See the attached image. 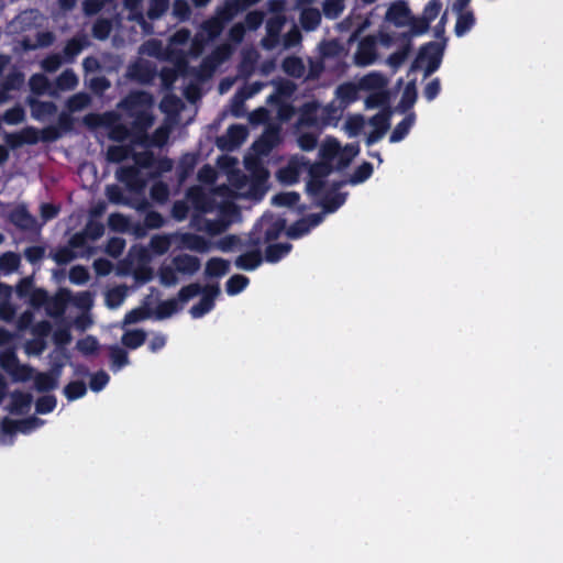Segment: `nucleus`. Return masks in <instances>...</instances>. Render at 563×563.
Segmentation results:
<instances>
[{"mask_svg":"<svg viewBox=\"0 0 563 563\" xmlns=\"http://www.w3.org/2000/svg\"><path fill=\"white\" fill-rule=\"evenodd\" d=\"M385 19L395 26L410 27V32L412 34H420L428 30V23L422 20L415 19L405 1L391 3L387 9Z\"/></svg>","mask_w":563,"mask_h":563,"instance_id":"1","label":"nucleus"},{"mask_svg":"<svg viewBox=\"0 0 563 563\" xmlns=\"http://www.w3.org/2000/svg\"><path fill=\"white\" fill-rule=\"evenodd\" d=\"M1 366L12 375L16 382H26L31 379L33 369L29 365L20 364L13 352L5 353L0 357Z\"/></svg>","mask_w":563,"mask_h":563,"instance_id":"2","label":"nucleus"},{"mask_svg":"<svg viewBox=\"0 0 563 563\" xmlns=\"http://www.w3.org/2000/svg\"><path fill=\"white\" fill-rule=\"evenodd\" d=\"M216 73H125V77L129 79H137L143 82H147L156 77L162 78L164 82H173L179 77L186 78L194 75L200 79H208Z\"/></svg>","mask_w":563,"mask_h":563,"instance_id":"3","label":"nucleus"},{"mask_svg":"<svg viewBox=\"0 0 563 563\" xmlns=\"http://www.w3.org/2000/svg\"><path fill=\"white\" fill-rule=\"evenodd\" d=\"M442 48L439 44L427 45L415 62L417 70H434L440 66Z\"/></svg>","mask_w":563,"mask_h":563,"instance_id":"4","label":"nucleus"},{"mask_svg":"<svg viewBox=\"0 0 563 563\" xmlns=\"http://www.w3.org/2000/svg\"><path fill=\"white\" fill-rule=\"evenodd\" d=\"M222 29L223 26L221 22L217 19L207 22L195 38L191 45V53L194 55H198L202 52L203 44L217 37L221 33Z\"/></svg>","mask_w":563,"mask_h":563,"instance_id":"5","label":"nucleus"},{"mask_svg":"<svg viewBox=\"0 0 563 563\" xmlns=\"http://www.w3.org/2000/svg\"><path fill=\"white\" fill-rule=\"evenodd\" d=\"M297 126L320 128V104L317 101L305 102L299 108Z\"/></svg>","mask_w":563,"mask_h":563,"instance_id":"6","label":"nucleus"},{"mask_svg":"<svg viewBox=\"0 0 563 563\" xmlns=\"http://www.w3.org/2000/svg\"><path fill=\"white\" fill-rule=\"evenodd\" d=\"M280 142V133L277 126H268L261 137L254 142L253 148L261 155L269 154Z\"/></svg>","mask_w":563,"mask_h":563,"instance_id":"7","label":"nucleus"},{"mask_svg":"<svg viewBox=\"0 0 563 563\" xmlns=\"http://www.w3.org/2000/svg\"><path fill=\"white\" fill-rule=\"evenodd\" d=\"M131 114L134 117L131 128L133 134L139 141L142 139L147 140L148 135L146 132L154 123L153 114L147 110H137Z\"/></svg>","mask_w":563,"mask_h":563,"instance_id":"8","label":"nucleus"},{"mask_svg":"<svg viewBox=\"0 0 563 563\" xmlns=\"http://www.w3.org/2000/svg\"><path fill=\"white\" fill-rule=\"evenodd\" d=\"M198 162V153L187 152L180 156L176 167V176L179 184H184L194 174Z\"/></svg>","mask_w":563,"mask_h":563,"instance_id":"9","label":"nucleus"},{"mask_svg":"<svg viewBox=\"0 0 563 563\" xmlns=\"http://www.w3.org/2000/svg\"><path fill=\"white\" fill-rule=\"evenodd\" d=\"M418 99L417 84L416 79H411L405 86L400 100L396 106L395 110L398 113H409L412 112V108L416 104Z\"/></svg>","mask_w":563,"mask_h":563,"instance_id":"10","label":"nucleus"},{"mask_svg":"<svg viewBox=\"0 0 563 563\" xmlns=\"http://www.w3.org/2000/svg\"><path fill=\"white\" fill-rule=\"evenodd\" d=\"M173 265L175 266V269L185 275H194L200 269L201 262L197 256L181 253L173 258Z\"/></svg>","mask_w":563,"mask_h":563,"instance_id":"11","label":"nucleus"},{"mask_svg":"<svg viewBox=\"0 0 563 563\" xmlns=\"http://www.w3.org/2000/svg\"><path fill=\"white\" fill-rule=\"evenodd\" d=\"M11 223L23 231H31L36 225V219L24 206L16 207L9 217Z\"/></svg>","mask_w":563,"mask_h":563,"instance_id":"12","label":"nucleus"},{"mask_svg":"<svg viewBox=\"0 0 563 563\" xmlns=\"http://www.w3.org/2000/svg\"><path fill=\"white\" fill-rule=\"evenodd\" d=\"M33 397L29 393L14 390L11 394V401L8 406V410L12 415H24L26 413L32 405Z\"/></svg>","mask_w":563,"mask_h":563,"instance_id":"13","label":"nucleus"},{"mask_svg":"<svg viewBox=\"0 0 563 563\" xmlns=\"http://www.w3.org/2000/svg\"><path fill=\"white\" fill-rule=\"evenodd\" d=\"M388 84L389 78L384 76L383 73H367L358 81L361 89L364 91L386 89Z\"/></svg>","mask_w":563,"mask_h":563,"instance_id":"14","label":"nucleus"},{"mask_svg":"<svg viewBox=\"0 0 563 563\" xmlns=\"http://www.w3.org/2000/svg\"><path fill=\"white\" fill-rule=\"evenodd\" d=\"M362 90L358 82H344L335 89V96L340 100L341 106L345 109L358 99V91Z\"/></svg>","mask_w":563,"mask_h":563,"instance_id":"15","label":"nucleus"},{"mask_svg":"<svg viewBox=\"0 0 563 563\" xmlns=\"http://www.w3.org/2000/svg\"><path fill=\"white\" fill-rule=\"evenodd\" d=\"M27 103L31 108V114L35 120H42L57 112V106L53 101H42L35 98H29Z\"/></svg>","mask_w":563,"mask_h":563,"instance_id":"16","label":"nucleus"},{"mask_svg":"<svg viewBox=\"0 0 563 563\" xmlns=\"http://www.w3.org/2000/svg\"><path fill=\"white\" fill-rule=\"evenodd\" d=\"M342 186V183L334 184V190L329 191L324 195L321 206L327 213H333L335 212L344 202L346 199V194L343 192H336L340 187Z\"/></svg>","mask_w":563,"mask_h":563,"instance_id":"17","label":"nucleus"},{"mask_svg":"<svg viewBox=\"0 0 563 563\" xmlns=\"http://www.w3.org/2000/svg\"><path fill=\"white\" fill-rule=\"evenodd\" d=\"M117 178L130 189H136L143 186L140 172L135 166L120 167L117 172Z\"/></svg>","mask_w":563,"mask_h":563,"instance_id":"18","label":"nucleus"},{"mask_svg":"<svg viewBox=\"0 0 563 563\" xmlns=\"http://www.w3.org/2000/svg\"><path fill=\"white\" fill-rule=\"evenodd\" d=\"M375 59V43L372 38H365L358 45L355 53V60L358 67L369 65Z\"/></svg>","mask_w":563,"mask_h":563,"instance_id":"19","label":"nucleus"},{"mask_svg":"<svg viewBox=\"0 0 563 563\" xmlns=\"http://www.w3.org/2000/svg\"><path fill=\"white\" fill-rule=\"evenodd\" d=\"M405 114L406 117L399 123H397V125L391 131L389 136L390 143H398L402 141L409 134L411 128L413 126L416 122V113L409 112Z\"/></svg>","mask_w":563,"mask_h":563,"instance_id":"20","label":"nucleus"},{"mask_svg":"<svg viewBox=\"0 0 563 563\" xmlns=\"http://www.w3.org/2000/svg\"><path fill=\"white\" fill-rule=\"evenodd\" d=\"M368 96L365 99V107L367 109L382 108V110L390 109V91L388 88L368 91Z\"/></svg>","mask_w":563,"mask_h":563,"instance_id":"21","label":"nucleus"},{"mask_svg":"<svg viewBox=\"0 0 563 563\" xmlns=\"http://www.w3.org/2000/svg\"><path fill=\"white\" fill-rule=\"evenodd\" d=\"M344 108L336 107L334 103H329L325 107H320V128L328 125L336 126L338 122L342 118Z\"/></svg>","mask_w":563,"mask_h":563,"instance_id":"22","label":"nucleus"},{"mask_svg":"<svg viewBox=\"0 0 563 563\" xmlns=\"http://www.w3.org/2000/svg\"><path fill=\"white\" fill-rule=\"evenodd\" d=\"M263 262L262 253L258 249L241 254L235 260V266L243 271H254Z\"/></svg>","mask_w":563,"mask_h":563,"instance_id":"23","label":"nucleus"},{"mask_svg":"<svg viewBox=\"0 0 563 563\" xmlns=\"http://www.w3.org/2000/svg\"><path fill=\"white\" fill-rule=\"evenodd\" d=\"M230 269V263L229 261L221 258V257H211L205 268V275L206 277L212 278V277H222L225 274H228Z\"/></svg>","mask_w":563,"mask_h":563,"instance_id":"24","label":"nucleus"},{"mask_svg":"<svg viewBox=\"0 0 563 563\" xmlns=\"http://www.w3.org/2000/svg\"><path fill=\"white\" fill-rule=\"evenodd\" d=\"M78 84L76 73H60L49 90L51 96L57 95L58 91L73 90Z\"/></svg>","mask_w":563,"mask_h":563,"instance_id":"25","label":"nucleus"},{"mask_svg":"<svg viewBox=\"0 0 563 563\" xmlns=\"http://www.w3.org/2000/svg\"><path fill=\"white\" fill-rule=\"evenodd\" d=\"M292 249L290 243H271L265 249V261L277 263L285 257Z\"/></svg>","mask_w":563,"mask_h":563,"instance_id":"26","label":"nucleus"},{"mask_svg":"<svg viewBox=\"0 0 563 563\" xmlns=\"http://www.w3.org/2000/svg\"><path fill=\"white\" fill-rule=\"evenodd\" d=\"M184 244L185 246L198 253H206L211 247V242L202 235L188 233L184 235Z\"/></svg>","mask_w":563,"mask_h":563,"instance_id":"27","label":"nucleus"},{"mask_svg":"<svg viewBox=\"0 0 563 563\" xmlns=\"http://www.w3.org/2000/svg\"><path fill=\"white\" fill-rule=\"evenodd\" d=\"M45 74L46 73H34L30 78V89L36 96H42L44 93L49 95V90L53 89V84L48 80Z\"/></svg>","mask_w":563,"mask_h":563,"instance_id":"28","label":"nucleus"},{"mask_svg":"<svg viewBox=\"0 0 563 563\" xmlns=\"http://www.w3.org/2000/svg\"><path fill=\"white\" fill-rule=\"evenodd\" d=\"M146 341V332L142 329L128 330L121 338L122 344L131 350L142 346Z\"/></svg>","mask_w":563,"mask_h":563,"instance_id":"29","label":"nucleus"},{"mask_svg":"<svg viewBox=\"0 0 563 563\" xmlns=\"http://www.w3.org/2000/svg\"><path fill=\"white\" fill-rule=\"evenodd\" d=\"M287 221L285 218L272 219L264 231V242L277 240L283 232H286Z\"/></svg>","mask_w":563,"mask_h":563,"instance_id":"30","label":"nucleus"},{"mask_svg":"<svg viewBox=\"0 0 563 563\" xmlns=\"http://www.w3.org/2000/svg\"><path fill=\"white\" fill-rule=\"evenodd\" d=\"M360 146L357 143L346 144L344 147H341V152L339 153L335 168L338 170L346 168L353 158L358 154Z\"/></svg>","mask_w":563,"mask_h":563,"instance_id":"31","label":"nucleus"},{"mask_svg":"<svg viewBox=\"0 0 563 563\" xmlns=\"http://www.w3.org/2000/svg\"><path fill=\"white\" fill-rule=\"evenodd\" d=\"M109 355L111 360V369L114 372L120 371L129 364L128 352L118 345L110 346Z\"/></svg>","mask_w":563,"mask_h":563,"instance_id":"32","label":"nucleus"},{"mask_svg":"<svg viewBox=\"0 0 563 563\" xmlns=\"http://www.w3.org/2000/svg\"><path fill=\"white\" fill-rule=\"evenodd\" d=\"M169 137V131L165 126L157 128L151 136H148L147 140H140V143L146 147L148 146H156L162 147L164 146Z\"/></svg>","mask_w":563,"mask_h":563,"instance_id":"33","label":"nucleus"},{"mask_svg":"<svg viewBox=\"0 0 563 563\" xmlns=\"http://www.w3.org/2000/svg\"><path fill=\"white\" fill-rule=\"evenodd\" d=\"M181 307L178 303L177 299H167L164 301H161L156 307V318L159 320L167 319L172 317L174 313L179 311Z\"/></svg>","mask_w":563,"mask_h":563,"instance_id":"34","label":"nucleus"},{"mask_svg":"<svg viewBox=\"0 0 563 563\" xmlns=\"http://www.w3.org/2000/svg\"><path fill=\"white\" fill-rule=\"evenodd\" d=\"M87 393V386L82 380H71L64 387V395L69 401L84 397Z\"/></svg>","mask_w":563,"mask_h":563,"instance_id":"35","label":"nucleus"},{"mask_svg":"<svg viewBox=\"0 0 563 563\" xmlns=\"http://www.w3.org/2000/svg\"><path fill=\"white\" fill-rule=\"evenodd\" d=\"M249 283L250 279L246 276L235 274L227 280L225 290L228 295L234 296L243 291L249 285Z\"/></svg>","mask_w":563,"mask_h":563,"instance_id":"36","label":"nucleus"},{"mask_svg":"<svg viewBox=\"0 0 563 563\" xmlns=\"http://www.w3.org/2000/svg\"><path fill=\"white\" fill-rule=\"evenodd\" d=\"M57 386L58 383L47 372H40L34 377V387L40 393L51 391Z\"/></svg>","mask_w":563,"mask_h":563,"instance_id":"37","label":"nucleus"},{"mask_svg":"<svg viewBox=\"0 0 563 563\" xmlns=\"http://www.w3.org/2000/svg\"><path fill=\"white\" fill-rule=\"evenodd\" d=\"M300 200V195L296 191L279 192L273 196L272 203L276 207H295Z\"/></svg>","mask_w":563,"mask_h":563,"instance_id":"38","label":"nucleus"},{"mask_svg":"<svg viewBox=\"0 0 563 563\" xmlns=\"http://www.w3.org/2000/svg\"><path fill=\"white\" fill-rule=\"evenodd\" d=\"M91 102V98L86 92H78L68 98L66 107L69 112L81 111Z\"/></svg>","mask_w":563,"mask_h":563,"instance_id":"39","label":"nucleus"},{"mask_svg":"<svg viewBox=\"0 0 563 563\" xmlns=\"http://www.w3.org/2000/svg\"><path fill=\"white\" fill-rule=\"evenodd\" d=\"M390 115L391 110H382L380 112L374 114L369 119V124L374 126V130L380 131L382 133H386L390 126Z\"/></svg>","mask_w":563,"mask_h":563,"instance_id":"40","label":"nucleus"},{"mask_svg":"<svg viewBox=\"0 0 563 563\" xmlns=\"http://www.w3.org/2000/svg\"><path fill=\"white\" fill-rule=\"evenodd\" d=\"M365 120L362 114H352L347 117L344 123V130L349 137H355L362 132Z\"/></svg>","mask_w":563,"mask_h":563,"instance_id":"41","label":"nucleus"},{"mask_svg":"<svg viewBox=\"0 0 563 563\" xmlns=\"http://www.w3.org/2000/svg\"><path fill=\"white\" fill-rule=\"evenodd\" d=\"M310 232L309 220L303 218L295 221L288 228L286 227V235L291 240L300 239Z\"/></svg>","mask_w":563,"mask_h":563,"instance_id":"42","label":"nucleus"},{"mask_svg":"<svg viewBox=\"0 0 563 563\" xmlns=\"http://www.w3.org/2000/svg\"><path fill=\"white\" fill-rule=\"evenodd\" d=\"M296 90L295 84L289 80L280 81L276 87V92L267 98V103L273 104L275 101L282 100V97L289 98Z\"/></svg>","mask_w":563,"mask_h":563,"instance_id":"43","label":"nucleus"},{"mask_svg":"<svg viewBox=\"0 0 563 563\" xmlns=\"http://www.w3.org/2000/svg\"><path fill=\"white\" fill-rule=\"evenodd\" d=\"M373 165L369 162H363L357 166L350 177V184L357 185L367 180L373 175Z\"/></svg>","mask_w":563,"mask_h":563,"instance_id":"44","label":"nucleus"},{"mask_svg":"<svg viewBox=\"0 0 563 563\" xmlns=\"http://www.w3.org/2000/svg\"><path fill=\"white\" fill-rule=\"evenodd\" d=\"M20 255L14 252H5L0 256V269L5 273H12L20 266Z\"/></svg>","mask_w":563,"mask_h":563,"instance_id":"45","label":"nucleus"},{"mask_svg":"<svg viewBox=\"0 0 563 563\" xmlns=\"http://www.w3.org/2000/svg\"><path fill=\"white\" fill-rule=\"evenodd\" d=\"M130 147L124 145H110L107 150V159L110 163H121L130 155Z\"/></svg>","mask_w":563,"mask_h":563,"instance_id":"46","label":"nucleus"},{"mask_svg":"<svg viewBox=\"0 0 563 563\" xmlns=\"http://www.w3.org/2000/svg\"><path fill=\"white\" fill-rule=\"evenodd\" d=\"M56 406H57L56 397L54 395H45V396L37 398V400L35 402V411L38 415H46V413L54 411Z\"/></svg>","mask_w":563,"mask_h":563,"instance_id":"47","label":"nucleus"},{"mask_svg":"<svg viewBox=\"0 0 563 563\" xmlns=\"http://www.w3.org/2000/svg\"><path fill=\"white\" fill-rule=\"evenodd\" d=\"M125 288L123 286L109 289L106 294V302L109 308H118L125 298Z\"/></svg>","mask_w":563,"mask_h":563,"instance_id":"48","label":"nucleus"},{"mask_svg":"<svg viewBox=\"0 0 563 563\" xmlns=\"http://www.w3.org/2000/svg\"><path fill=\"white\" fill-rule=\"evenodd\" d=\"M76 347L84 355L96 354L99 349L98 340L92 335H87L84 339L77 341Z\"/></svg>","mask_w":563,"mask_h":563,"instance_id":"49","label":"nucleus"},{"mask_svg":"<svg viewBox=\"0 0 563 563\" xmlns=\"http://www.w3.org/2000/svg\"><path fill=\"white\" fill-rule=\"evenodd\" d=\"M475 19L472 12H461L459 14L455 32L459 36L465 34L474 25Z\"/></svg>","mask_w":563,"mask_h":563,"instance_id":"50","label":"nucleus"},{"mask_svg":"<svg viewBox=\"0 0 563 563\" xmlns=\"http://www.w3.org/2000/svg\"><path fill=\"white\" fill-rule=\"evenodd\" d=\"M214 307V302L210 298L202 296L198 303L190 308L192 318L198 319L210 312Z\"/></svg>","mask_w":563,"mask_h":563,"instance_id":"51","label":"nucleus"},{"mask_svg":"<svg viewBox=\"0 0 563 563\" xmlns=\"http://www.w3.org/2000/svg\"><path fill=\"white\" fill-rule=\"evenodd\" d=\"M3 121L7 124L15 125L24 121L25 119V111L21 106H14L10 109H8L2 117Z\"/></svg>","mask_w":563,"mask_h":563,"instance_id":"52","label":"nucleus"},{"mask_svg":"<svg viewBox=\"0 0 563 563\" xmlns=\"http://www.w3.org/2000/svg\"><path fill=\"white\" fill-rule=\"evenodd\" d=\"M249 99L244 92L238 90L231 99V113L235 118L245 114V100Z\"/></svg>","mask_w":563,"mask_h":563,"instance_id":"53","label":"nucleus"},{"mask_svg":"<svg viewBox=\"0 0 563 563\" xmlns=\"http://www.w3.org/2000/svg\"><path fill=\"white\" fill-rule=\"evenodd\" d=\"M341 152V145L336 140L325 143L321 151V157L323 161L331 163L333 159H338L339 153Z\"/></svg>","mask_w":563,"mask_h":563,"instance_id":"54","label":"nucleus"},{"mask_svg":"<svg viewBox=\"0 0 563 563\" xmlns=\"http://www.w3.org/2000/svg\"><path fill=\"white\" fill-rule=\"evenodd\" d=\"M75 257H76V254L69 245L60 246L52 254V258L58 265H66V264L70 263L73 260H75Z\"/></svg>","mask_w":563,"mask_h":563,"instance_id":"55","label":"nucleus"},{"mask_svg":"<svg viewBox=\"0 0 563 563\" xmlns=\"http://www.w3.org/2000/svg\"><path fill=\"white\" fill-rule=\"evenodd\" d=\"M228 137L233 145H240L247 135V130L242 124H232L227 131Z\"/></svg>","mask_w":563,"mask_h":563,"instance_id":"56","label":"nucleus"},{"mask_svg":"<svg viewBox=\"0 0 563 563\" xmlns=\"http://www.w3.org/2000/svg\"><path fill=\"white\" fill-rule=\"evenodd\" d=\"M89 272L82 265L73 266L69 271V280L75 285H84L89 280Z\"/></svg>","mask_w":563,"mask_h":563,"instance_id":"57","label":"nucleus"},{"mask_svg":"<svg viewBox=\"0 0 563 563\" xmlns=\"http://www.w3.org/2000/svg\"><path fill=\"white\" fill-rule=\"evenodd\" d=\"M84 232L89 240L97 241L104 234V225L99 221L89 220Z\"/></svg>","mask_w":563,"mask_h":563,"instance_id":"58","label":"nucleus"},{"mask_svg":"<svg viewBox=\"0 0 563 563\" xmlns=\"http://www.w3.org/2000/svg\"><path fill=\"white\" fill-rule=\"evenodd\" d=\"M133 158L141 168H153L156 164V156L151 151L135 153Z\"/></svg>","mask_w":563,"mask_h":563,"instance_id":"59","label":"nucleus"},{"mask_svg":"<svg viewBox=\"0 0 563 563\" xmlns=\"http://www.w3.org/2000/svg\"><path fill=\"white\" fill-rule=\"evenodd\" d=\"M333 170V166L331 163L322 161L320 163L313 164L309 169V176L314 178L325 179Z\"/></svg>","mask_w":563,"mask_h":563,"instance_id":"60","label":"nucleus"},{"mask_svg":"<svg viewBox=\"0 0 563 563\" xmlns=\"http://www.w3.org/2000/svg\"><path fill=\"white\" fill-rule=\"evenodd\" d=\"M110 376L104 371H99L91 375L89 387L92 391L98 393L102 390L109 383Z\"/></svg>","mask_w":563,"mask_h":563,"instance_id":"61","label":"nucleus"},{"mask_svg":"<svg viewBox=\"0 0 563 563\" xmlns=\"http://www.w3.org/2000/svg\"><path fill=\"white\" fill-rule=\"evenodd\" d=\"M25 73H8V76L1 82L7 90H18L22 87L25 80Z\"/></svg>","mask_w":563,"mask_h":563,"instance_id":"62","label":"nucleus"},{"mask_svg":"<svg viewBox=\"0 0 563 563\" xmlns=\"http://www.w3.org/2000/svg\"><path fill=\"white\" fill-rule=\"evenodd\" d=\"M150 317V310L146 308H134L125 313L123 323L124 324H134L140 321H143Z\"/></svg>","mask_w":563,"mask_h":563,"instance_id":"63","label":"nucleus"},{"mask_svg":"<svg viewBox=\"0 0 563 563\" xmlns=\"http://www.w3.org/2000/svg\"><path fill=\"white\" fill-rule=\"evenodd\" d=\"M202 287L198 283H191L187 286H184L178 292V301L187 302L191 298L201 294Z\"/></svg>","mask_w":563,"mask_h":563,"instance_id":"64","label":"nucleus"}]
</instances>
